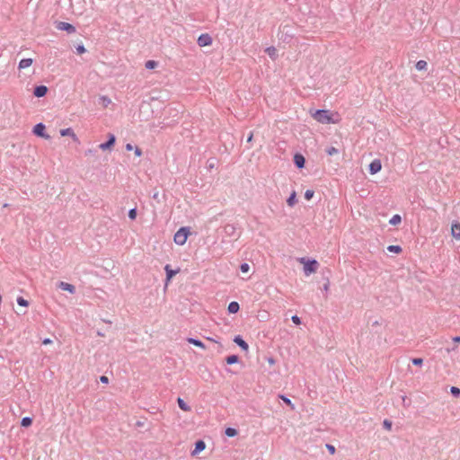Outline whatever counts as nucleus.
Returning a JSON list of instances; mask_svg holds the SVG:
<instances>
[{"mask_svg": "<svg viewBox=\"0 0 460 460\" xmlns=\"http://www.w3.org/2000/svg\"><path fill=\"white\" fill-rule=\"evenodd\" d=\"M299 261L304 264V272L306 276L314 273L319 266L318 261L314 259L306 260L305 258H300Z\"/></svg>", "mask_w": 460, "mask_h": 460, "instance_id": "nucleus-1", "label": "nucleus"}, {"mask_svg": "<svg viewBox=\"0 0 460 460\" xmlns=\"http://www.w3.org/2000/svg\"><path fill=\"white\" fill-rule=\"evenodd\" d=\"M190 234V231L189 227H181L174 234V243L178 245H183Z\"/></svg>", "mask_w": 460, "mask_h": 460, "instance_id": "nucleus-2", "label": "nucleus"}, {"mask_svg": "<svg viewBox=\"0 0 460 460\" xmlns=\"http://www.w3.org/2000/svg\"><path fill=\"white\" fill-rule=\"evenodd\" d=\"M313 118L323 124L333 123V120L332 119V117L329 114V111L326 110L315 111V112L313 114Z\"/></svg>", "mask_w": 460, "mask_h": 460, "instance_id": "nucleus-3", "label": "nucleus"}, {"mask_svg": "<svg viewBox=\"0 0 460 460\" xmlns=\"http://www.w3.org/2000/svg\"><path fill=\"white\" fill-rule=\"evenodd\" d=\"M45 130H46V127L44 124L42 123H39L37 125L34 126L33 128V133L38 136V137H43L45 139H49V136L47 135L45 133Z\"/></svg>", "mask_w": 460, "mask_h": 460, "instance_id": "nucleus-4", "label": "nucleus"}, {"mask_svg": "<svg viewBox=\"0 0 460 460\" xmlns=\"http://www.w3.org/2000/svg\"><path fill=\"white\" fill-rule=\"evenodd\" d=\"M381 169H382V164L379 159L373 160L368 166V171H369L370 174H376L378 172H380Z\"/></svg>", "mask_w": 460, "mask_h": 460, "instance_id": "nucleus-5", "label": "nucleus"}, {"mask_svg": "<svg viewBox=\"0 0 460 460\" xmlns=\"http://www.w3.org/2000/svg\"><path fill=\"white\" fill-rule=\"evenodd\" d=\"M116 138L113 134L109 135V140L105 143L99 145V148L102 150L111 149L115 144Z\"/></svg>", "mask_w": 460, "mask_h": 460, "instance_id": "nucleus-6", "label": "nucleus"}, {"mask_svg": "<svg viewBox=\"0 0 460 460\" xmlns=\"http://www.w3.org/2000/svg\"><path fill=\"white\" fill-rule=\"evenodd\" d=\"M57 28L60 31H66L69 33H74L75 31V28L72 24L64 22H58Z\"/></svg>", "mask_w": 460, "mask_h": 460, "instance_id": "nucleus-7", "label": "nucleus"}, {"mask_svg": "<svg viewBox=\"0 0 460 460\" xmlns=\"http://www.w3.org/2000/svg\"><path fill=\"white\" fill-rule=\"evenodd\" d=\"M218 160L216 157H211L208 159L206 163V168L208 171L211 172L212 170L217 171Z\"/></svg>", "mask_w": 460, "mask_h": 460, "instance_id": "nucleus-8", "label": "nucleus"}, {"mask_svg": "<svg viewBox=\"0 0 460 460\" xmlns=\"http://www.w3.org/2000/svg\"><path fill=\"white\" fill-rule=\"evenodd\" d=\"M33 62H34L33 58H22L19 62L18 68H19V70H23V69L29 68L30 66H32Z\"/></svg>", "mask_w": 460, "mask_h": 460, "instance_id": "nucleus-9", "label": "nucleus"}, {"mask_svg": "<svg viewBox=\"0 0 460 460\" xmlns=\"http://www.w3.org/2000/svg\"><path fill=\"white\" fill-rule=\"evenodd\" d=\"M60 135L62 137H66V136L71 137L75 142H78V137H76L75 133L74 132V130L71 128L61 129Z\"/></svg>", "mask_w": 460, "mask_h": 460, "instance_id": "nucleus-10", "label": "nucleus"}, {"mask_svg": "<svg viewBox=\"0 0 460 460\" xmlns=\"http://www.w3.org/2000/svg\"><path fill=\"white\" fill-rule=\"evenodd\" d=\"M294 164L299 169L305 167V159L301 154H296L294 156Z\"/></svg>", "mask_w": 460, "mask_h": 460, "instance_id": "nucleus-11", "label": "nucleus"}, {"mask_svg": "<svg viewBox=\"0 0 460 460\" xmlns=\"http://www.w3.org/2000/svg\"><path fill=\"white\" fill-rule=\"evenodd\" d=\"M164 270L166 271V285L171 281V279L173 278V276H175L179 271L180 270H173L171 269L170 265H166L164 267Z\"/></svg>", "mask_w": 460, "mask_h": 460, "instance_id": "nucleus-12", "label": "nucleus"}, {"mask_svg": "<svg viewBox=\"0 0 460 460\" xmlns=\"http://www.w3.org/2000/svg\"><path fill=\"white\" fill-rule=\"evenodd\" d=\"M234 342L236 343L243 350H248L249 346L247 342L240 335L234 337Z\"/></svg>", "mask_w": 460, "mask_h": 460, "instance_id": "nucleus-13", "label": "nucleus"}, {"mask_svg": "<svg viewBox=\"0 0 460 460\" xmlns=\"http://www.w3.org/2000/svg\"><path fill=\"white\" fill-rule=\"evenodd\" d=\"M58 287L62 290L67 291L71 294H74L75 292V288L72 284H69L67 282L61 281V282H59Z\"/></svg>", "mask_w": 460, "mask_h": 460, "instance_id": "nucleus-14", "label": "nucleus"}, {"mask_svg": "<svg viewBox=\"0 0 460 460\" xmlns=\"http://www.w3.org/2000/svg\"><path fill=\"white\" fill-rule=\"evenodd\" d=\"M224 232L228 236H234L236 235V228L232 224H227L224 226Z\"/></svg>", "mask_w": 460, "mask_h": 460, "instance_id": "nucleus-15", "label": "nucleus"}, {"mask_svg": "<svg viewBox=\"0 0 460 460\" xmlns=\"http://www.w3.org/2000/svg\"><path fill=\"white\" fill-rule=\"evenodd\" d=\"M451 234L453 237L459 240L460 239V224L454 223L451 226Z\"/></svg>", "mask_w": 460, "mask_h": 460, "instance_id": "nucleus-16", "label": "nucleus"}, {"mask_svg": "<svg viewBox=\"0 0 460 460\" xmlns=\"http://www.w3.org/2000/svg\"><path fill=\"white\" fill-rule=\"evenodd\" d=\"M48 92V88L44 85H40V86H37L35 89H34V95L36 97H43L46 95Z\"/></svg>", "mask_w": 460, "mask_h": 460, "instance_id": "nucleus-17", "label": "nucleus"}, {"mask_svg": "<svg viewBox=\"0 0 460 460\" xmlns=\"http://www.w3.org/2000/svg\"><path fill=\"white\" fill-rule=\"evenodd\" d=\"M240 305L237 302L233 301L228 305L227 310L230 314H235L239 311Z\"/></svg>", "mask_w": 460, "mask_h": 460, "instance_id": "nucleus-18", "label": "nucleus"}, {"mask_svg": "<svg viewBox=\"0 0 460 460\" xmlns=\"http://www.w3.org/2000/svg\"><path fill=\"white\" fill-rule=\"evenodd\" d=\"M287 203L289 207H293L296 203V195L295 191H293L291 195L288 198Z\"/></svg>", "mask_w": 460, "mask_h": 460, "instance_id": "nucleus-19", "label": "nucleus"}, {"mask_svg": "<svg viewBox=\"0 0 460 460\" xmlns=\"http://www.w3.org/2000/svg\"><path fill=\"white\" fill-rule=\"evenodd\" d=\"M226 364L233 365L239 361V357L237 355H230L226 358Z\"/></svg>", "mask_w": 460, "mask_h": 460, "instance_id": "nucleus-20", "label": "nucleus"}, {"mask_svg": "<svg viewBox=\"0 0 460 460\" xmlns=\"http://www.w3.org/2000/svg\"><path fill=\"white\" fill-rule=\"evenodd\" d=\"M401 221H402L401 216L396 214V215L393 216L392 218L389 220V224L392 226H396V225L400 224Z\"/></svg>", "mask_w": 460, "mask_h": 460, "instance_id": "nucleus-21", "label": "nucleus"}, {"mask_svg": "<svg viewBox=\"0 0 460 460\" xmlns=\"http://www.w3.org/2000/svg\"><path fill=\"white\" fill-rule=\"evenodd\" d=\"M265 52L272 58L275 59L277 56V49L274 47H269L265 49Z\"/></svg>", "mask_w": 460, "mask_h": 460, "instance_id": "nucleus-22", "label": "nucleus"}, {"mask_svg": "<svg viewBox=\"0 0 460 460\" xmlns=\"http://www.w3.org/2000/svg\"><path fill=\"white\" fill-rule=\"evenodd\" d=\"M177 402H178L179 407L182 411H189L190 410V408L187 405V403L181 398H178Z\"/></svg>", "mask_w": 460, "mask_h": 460, "instance_id": "nucleus-23", "label": "nucleus"}, {"mask_svg": "<svg viewBox=\"0 0 460 460\" xmlns=\"http://www.w3.org/2000/svg\"><path fill=\"white\" fill-rule=\"evenodd\" d=\"M427 62L425 60H419L416 65H415V67L417 70L419 71H421V70H425L427 68Z\"/></svg>", "mask_w": 460, "mask_h": 460, "instance_id": "nucleus-24", "label": "nucleus"}, {"mask_svg": "<svg viewBox=\"0 0 460 460\" xmlns=\"http://www.w3.org/2000/svg\"><path fill=\"white\" fill-rule=\"evenodd\" d=\"M212 43V38L208 33H203V47L209 46Z\"/></svg>", "mask_w": 460, "mask_h": 460, "instance_id": "nucleus-25", "label": "nucleus"}, {"mask_svg": "<svg viewBox=\"0 0 460 460\" xmlns=\"http://www.w3.org/2000/svg\"><path fill=\"white\" fill-rule=\"evenodd\" d=\"M225 434L229 437H234L237 435V430L234 428H226L225 430Z\"/></svg>", "mask_w": 460, "mask_h": 460, "instance_id": "nucleus-26", "label": "nucleus"}, {"mask_svg": "<svg viewBox=\"0 0 460 460\" xmlns=\"http://www.w3.org/2000/svg\"><path fill=\"white\" fill-rule=\"evenodd\" d=\"M387 250L391 252L400 253L402 252V247L400 245H389Z\"/></svg>", "mask_w": 460, "mask_h": 460, "instance_id": "nucleus-27", "label": "nucleus"}, {"mask_svg": "<svg viewBox=\"0 0 460 460\" xmlns=\"http://www.w3.org/2000/svg\"><path fill=\"white\" fill-rule=\"evenodd\" d=\"M279 398H280V399H281V400H282V401H283L287 405L290 406V408H291L292 410H294V409H295V406H294V404L292 403L291 400H290V399H288L287 396H285V395H282V394H281V395H279Z\"/></svg>", "mask_w": 460, "mask_h": 460, "instance_id": "nucleus-28", "label": "nucleus"}, {"mask_svg": "<svg viewBox=\"0 0 460 460\" xmlns=\"http://www.w3.org/2000/svg\"><path fill=\"white\" fill-rule=\"evenodd\" d=\"M31 423H32V420L30 417L22 418V422H21L22 427H30L31 425Z\"/></svg>", "mask_w": 460, "mask_h": 460, "instance_id": "nucleus-29", "label": "nucleus"}, {"mask_svg": "<svg viewBox=\"0 0 460 460\" xmlns=\"http://www.w3.org/2000/svg\"><path fill=\"white\" fill-rule=\"evenodd\" d=\"M450 392H451V394L454 396V397H459L460 396V388L456 387V386H452L450 388Z\"/></svg>", "mask_w": 460, "mask_h": 460, "instance_id": "nucleus-30", "label": "nucleus"}, {"mask_svg": "<svg viewBox=\"0 0 460 460\" xmlns=\"http://www.w3.org/2000/svg\"><path fill=\"white\" fill-rule=\"evenodd\" d=\"M17 303L19 305L24 306V307H27L29 305V302L22 296H19L17 298Z\"/></svg>", "mask_w": 460, "mask_h": 460, "instance_id": "nucleus-31", "label": "nucleus"}, {"mask_svg": "<svg viewBox=\"0 0 460 460\" xmlns=\"http://www.w3.org/2000/svg\"><path fill=\"white\" fill-rule=\"evenodd\" d=\"M240 270L243 273H247L250 270V265L246 262H243L240 265Z\"/></svg>", "mask_w": 460, "mask_h": 460, "instance_id": "nucleus-32", "label": "nucleus"}, {"mask_svg": "<svg viewBox=\"0 0 460 460\" xmlns=\"http://www.w3.org/2000/svg\"><path fill=\"white\" fill-rule=\"evenodd\" d=\"M326 153L329 155H336L339 153V150L334 147V146H331V147H328L326 149Z\"/></svg>", "mask_w": 460, "mask_h": 460, "instance_id": "nucleus-33", "label": "nucleus"}, {"mask_svg": "<svg viewBox=\"0 0 460 460\" xmlns=\"http://www.w3.org/2000/svg\"><path fill=\"white\" fill-rule=\"evenodd\" d=\"M314 195V191L313 190H306L305 192V199L310 200Z\"/></svg>", "mask_w": 460, "mask_h": 460, "instance_id": "nucleus-34", "label": "nucleus"}, {"mask_svg": "<svg viewBox=\"0 0 460 460\" xmlns=\"http://www.w3.org/2000/svg\"><path fill=\"white\" fill-rule=\"evenodd\" d=\"M157 63L154 60H148L146 63V67L147 69H153L156 66Z\"/></svg>", "mask_w": 460, "mask_h": 460, "instance_id": "nucleus-35", "label": "nucleus"}, {"mask_svg": "<svg viewBox=\"0 0 460 460\" xmlns=\"http://www.w3.org/2000/svg\"><path fill=\"white\" fill-rule=\"evenodd\" d=\"M101 100L105 107L111 103V100L107 96L101 97Z\"/></svg>", "mask_w": 460, "mask_h": 460, "instance_id": "nucleus-36", "label": "nucleus"}, {"mask_svg": "<svg viewBox=\"0 0 460 460\" xmlns=\"http://www.w3.org/2000/svg\"><path fill=\"white\" fill-rule=\"evenodd\" d=\"M128 217L131 219V220H134L136 219L137 217V209L136 208H132L128 211Z\"/></svg>", "mask_w": 460, "mask_h": 460, "instance_id": "nucleus-37", "label": "nucleus"}, {"mask_svg": "<svg viewBox=\"0 0 460 460\" xmlns=\"http://www.w3.org/2000/svg\"><path fill=\"white\" fill-rule=\"evenodd\" d=\"M201 451V440H198L195 444V449L193 451V454H197Z\"/></svg>", "mask_w": 460, "mask_h": 460, "instance_id": "nucleus-38", "label": "nucleus"}, {"mask_svg": "<svg viewBox=\"0 0 460 460\" xmlns=\"http://www.w3.org/2000/svg\"><path fill=\"white\" fill-rule=\"evenodd\" d=\"M423 363V359L421 358H412V364L415 366H421Z\"/></svg>", "mask_w": 460, "mask_h": 460, "instance_id": "nucleus-39", "label": "nucleus"}, {"mask_svg": "<svg viewBox=\"0 0 460 460\" xmlns=\"http://www.w3.org/2000/svg\"><path fill=\"white\" fill-rule=\"evenodd\" d=\"M325 447H326L327 450L330 452V454H332V455L335 454L336 449H335L334 446H332L331 444H326Z\"/></svg>", "mask_w": 460, "mask_h": 460, "instance_id": "nucleus-40", "label": "nucleus"}, {"mask_svg": "<svg viewBox=\"0 0 460 460\" xmlns=\"http://www.w3.org/2000/svg\"><path fill=\"white\" fill-rule=\"evenodd\" d=\"M291 320H292V322H293L295 324H296V325H300V324H301V318H300V317H298L297 315H293V316L291 317Z\"/></svg>", "mask_w": 460, "mask_h": 460, "instance_id": "nucleus-41", "label": "nucleus"}, {"mask_svg": "<svg viewBox=\"0 0 460 460\" xmlns=\"http://www.w3.org/2000/svg\"><path fill=\"white\" fill-rule=\"evenodd\" d=\"M383 426L386 429H390L392 428V422L388 420H385L383 422Z\"/></svg>", "mask_w": 460, "mask_h": 460, "instance_id": "nucleus-42", "label": "nucleus"}, {"mask_svg": "<svg viewBox=\"0 0 460 460\" xmlns=\"http://www.w3.org/2000/svg\"><path fill=\"white\" fill-rule=\"evenodd\" d=\"M189 342L193 343L194 345L199 346V347L201 346V341H199L198 340L189 339Z\"/></svg>", "mask_w": 460, "mask_h": 460, "instance_id": "nucleus-43", "label": "nucleus"}, {"mask_svg": "<svg viewBox=\"0 0 460 460\" xmlns=\"http://www.w3.org/2000/svg\"><path fill=\"white\" fill-rule=\"evenodd\" d=\"M76 50H77V53L78 54H83L86 51L85 48L84 46H78L76 48Z\"/></svg>", "mask_w": 460, "mask_h": 460, "instance_id": "nucleus-44", "label": "nucleus"}, {"mask_svg": "<svg viewBox=\"0 0 460 460\" xmlns=\"http://www.w3.org/2000/svg\"><path fill=\"white\" fill-rule=\"evenodd\" d=\"M135 155L137 156H141L142 155V151H141V149L139 147H136L135 148Z\"/></svg>", "mask_w": 460, "mask_h": 460, "instance_id": "nucleus-45", "label": "nucleus"}, {"mask_svg": "<svg viewBox=\"0 0 460 460\" xmlns=\"http://www.w3.org/2000/svg\"><path fill=\"white\" fill-rule=\"evenodd\" d=\"M102 383L107 384L109 382V378L105 376H101L100 378Z\"/></svg>", "mask_w": 460, "mask_h": 460, "instance_id": "nucleus-46", "label": "nucleus"}, {"mask_svg": "<svg viewBox=\"0 0 460 460\" xmlns=\"http://www.w3.org/2000/svg\"><path fill=\"white\" fill-rule=\"evenodd\" d=\"M42 343L44 345H49V344L52 343V341L50 339H49V338H46V339L43 340Z\"/></svg>", "mask_w": 460, "mask_h": 460, "instance_id": "nucleus-47", "label": "nucleus"}, {"mask_svg": "<svg viewBox=\"0 0 460 460\" xmlns=\"http://www.w3.org/2000/svg\"><path fill=\"white\" fill-rule=\"evenodd\" d=\"M253 134L251 132L247 137V142L250 143L252 141Z\"/></svg>", "mask_w": 460, "mask_h": 460, "instance_id": "nucleus-48", "label": "nucleus"}, {"mask_svg": "<svg viewBox=\"0 0 460 460\" xmlns=\"http://www.w3.org/2000/svg\"><path fill=\"white\" fill-rule=\"evenodd\" d=\"M126 149H127L128 151H131V150H133V146H132L131 144H127V145H126Z\"/></svg>", "mask_w": 460, "mask_h": 460, "instance_id": "nucleus-49", "label": "nucleus"}, {"mask_svg": "<svg viewBox=\"0 0 460 460\" xmlns=\"http://www.w3.org/2000/svg\"><path fill=\"white\" fill-rule=\"evenodd\" d=\"M453 341H454L455 342H460V336H456V337H454V338H453Z\"/></svg>", "mask_w": 460, "mask_h": 460, "instance_id": "nucleus-50", "label": "nucleus"}, {"mask_svg": "<svg viewBox=\"0 0 460 460\" xmlns=\"http://www.w3.org/2000/svg\"><path fill=\"white\" fill-rule=\"evenodd\" d=\"M329 289V282L323 285V290L327 291Z\"/></svg>", "mask_w": 460, "mask_h": 460, "instance_id": "nucleus-51", "label": "nucleus"}, {"mask_svg": "<svg viewBox=\"0 0 460 460\" xmlns=\"http://www.w3.org/2000/svg\"><path fill=\"white\" fill-rule=\"evenodd\" d=\"M200 41H201V36H199V37L198 38V42H199V44H200Z\"/></svg>", "mask_w": 460, "mask_h": 460, "instance_id": "nucleus-52", "label": "nucleus"}, {"mask_svg": "<svg viewBox=\"0 0 460 460\" xmlns=\"http://www.w3.org/2000/svg\"><path fill=\"white\" fill-rule=\"evenodd\" d=\"M202 447H203V450L205 449L206 446H205V443L203 442V445H202Z\"/></svg>", "mask_w": 460, "mask_h": 460, "instance_id": "nucleus-53", "label": "nucleus"}]
</instances>
